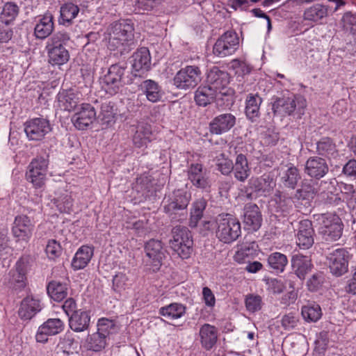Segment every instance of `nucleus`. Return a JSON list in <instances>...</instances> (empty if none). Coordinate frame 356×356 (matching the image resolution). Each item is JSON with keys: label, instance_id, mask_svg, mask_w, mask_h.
I'll use <instances>...</instances> for the list:
<instances>
[{"label": "nucleus", "instance_id": "nucleus-1", "mask_svg": "<svg viewBox=\"0 0 356 356\" xmlns=\"http://www.w3.org/2000/svg\"><path fill=\"white\" fill-rule=\"evenodd\" d=\"M108 49L115 55L128 54L134 48V28L130 20L123 19L111 24L107 29Z\"/></svg>", "mask_w": 356, "mask_h": 356}, {"label": "nucleus", "instance_id": "nucleus-2", "mask_svg": "<svg viewBox=\"0 0 356 356\" xmlns=\"http://www.w3.org/2000/svg\"><path fill=\"white\" fill-rule=\"evenodd\" d=\"M70 40V34L64 31L56 32L48 38L45 50L51 65H62L68 62L70 53L65 45Z\"/></svg>", "mask_w": 356, "mask_h": 356}, {"label": "nucleus", "instance_id": "nucleus-3", "mask_svg": "<svg viewBox=\"0 0 356 356\" xmlns=\"http://www.w3.org/2000/svg\"><path fill=\"white\" fill-rule=\"evenodd\" d=\"M216 236L224 243L229 244L238 239L241 234L238 219L229 213L219 214L215 220Z\"/></svg>", "mask_w": 356, "mask_h": 356}, {"label": "nucleus", "instance_id": "nucleus-4", "mask_svg": "<svg viewBox=\"0 0 356 356\" xmlns=\"http://www.w3.org/2000/svg\"><path fill=\"white\" fill-rule=\"evenodd\" d=\"M306 106V100L301 96H283L275 98L272 104V110L275 115H293L300 119L305 114Z\"/></svg>", "mask_w": 356, "mask_h": 356}, {"label": "nucleus", "instance_id": "nucleus-5", "mask_svg": "<svg viewBox=\"0 0 356 356\" xmlns=\"http://www.w3.org/2000/svg\"><path fill=\"white\" fill-rule=\"evenodd\" d=\"M171 233L170 245L172 251L182 259L189 258L193 252V245L189 229L186 227L177 225L172 228Z\"/></svg>", "mask_w": 356, "mask_h": 356}, {"label": "nucleus", "instance_id": "nucleus-6", "mask_svg": "<svg viewBox=\"0 0 356 356\" xmlns=\"http://www.w3.org/2000/svg\"><path fill=\"white\" fill-rule=\"evenodd\" d=\"M128 72L127 66L116 63L111 65L107 73L101 79L102 88L109 95L117 94L120 89L129 81H125V74Z\"/></svg>", "mask_w": 356, "mask_h": 356}, {"label": "nucleus", "instance_id": "nucleus-7", "mask_svg": "<svg viewBox=\"0 0 356 356\" xmlns=\"http://www.w3.org/2000/svg\"><path fill=\"white\" fill-rule=\"evenodd\" d=\"M49 160L42 156L33 159L28 165L26 178L34 188H40L45 184Z\"/></svg>", "mask_w": 356, "mask_h": 356}, {"label": "nucleus", "instance_id": "nucleus-8", "mask_svg": "<svg viewBox=\"0 0 356 356\" xmlns=\"http://www.w3.org/2000/svg\"><path fill=\"white\" fill-rule=\"evenodd\" d=\"M114 327L112 321L101 318L97 323V331L88 336L86 339L87 348L94 352L103 350L106 346V338L110 334V330Z\"/></svg>", "mask_w": 356, "mask_h": 356}, {"label": "nucleus", "instance_id": "nucleus-9", "mask_svg": "<svg viewBox=\"0 0 356 356\" xmlns=\"http://www.w3.org/2000/svg\"><path fill=\"white\" fill-rule=\"evenodd\" d=\"M201 70L195 65H187L179 70L173 78V83L178 89L195 88L201 81Z\"/></svg>", "mask_w": 356, "mask_h": 356}, {"label": "nucleus", "instance_id": "nucleus-10", "mask_svg": "<svg viewBox=\"0 0 356 356\" xmlns=\"http://www.w3.org/2000/svg\"><path fill=\"white\" fill-rule=\"evenodd\" d=\"M240 46V39L233 30L225 32L215 42L213 53L215 56L224 58L234 54Z\"/></svg>", "mask_w": 356, "mask_h": 356}, {"label": "nucleus", "instance_id": "nucleus-11", "mask_svg": "<svg viewBox=\"0 0 356 356\" xmlns=\"http://www.w3.org/2000/svg\"><path fill=\"white\" fill-rule=\"evenodd\" d=\"M229 74L218 67H213L207 74V86L220 96H229L232 95V90L228 88L229 83Z\"/></svg>", "mask_w": 356, "mask_h": 356}, {"label": "nucleus", "instance_id": "nucleus-12", "mask_svg": "<svg viewBox=\"0 0 356 356\" xmlns=\"http://www.w3.org/2000/svg\"><path fill=\"white\" fill-rule=\"evenodd\" d=\"M34 229L33 219L27 215L19 214L15 217L11 233L16 241L28 243L33 236Z\"/></svg>", "mask_w": 356, "mask_h": 356}, {"label": "nucleus", "instance_id": "nucleus-13", "mask_svg": "<svg viewBox=\"0 0 356 356\" xmlns=\"http://www.w3.org/2000/svg\"><path fill=\"white\" fill-rule=\"evenodd\" d=\"M188 179L195 188L209 191L211 181L209 179V172L201 163H191L186 170Z\"/></svg>", "mask_w": 356, "mask_h": 356}, {"label": "nucleus", "instance_id": "nucleus-14", "mask_svg": "<svg viewBox=\"0 0 356 356\" xmlns=\"http://www.w3.org/2000/svg\"><path fill=\"white\" fill-rule=\"evenodd\" d=\"M51 131L49 121L43 118L31 119L24 124V131L31 140H41Z\"/></svg>", "mask_w": 356, "mask_h": 356}, {"label": "nucleus", "instance_id": "nucleus-15", "mask_svg": "<svg viewBox=\"0 0 356 356\" xmlns=\"http://www.w3.org/2000/svg\"><path fill=\"white\" fill-rule=\"evenodd\" d=\"M350 254L343 248L333 251L329 257V267L331 273L336 276H341L348 271Z\"/></svg>", "mask_w": 356, "mask_h": 356}, {"label": "nucleus", "instance_id": "nucleus-16", "mask_svg": "<svg viewBox=\"0 0 356 356\" xmlns=\"http://www.w3.org/2000/svg\"><path fill=\"white\" fill-rule=\"evenodd\" d=\"M97 117L95 108L90 104H82L72 118L74 127L84 130L95 120Z\"/></svg>", "mask_w": 356, "mask_h": 356}, {"label": "nucleus", "instance_id": "nucleus-17", "mask_svg": "<svg viewBox=\"0 0 356 356\" xmlns=\"http://www.w3.org/2000/svg\"><path fill=\"white\" fill-rule=\"evenodd\" d=\"M156 139V134L151 124L139 122L132 137L133 145L136 148H147L149 143Z\"/></svg>", "mask_w": 356, "mask_h": 356}, {"label": "nucleus", "instance_id": "nucleus-18", "mask_svg": "<svg viewBox=\"0 0 356 356\" xmlns=\"http://www.w3.org/2000/svg\"><path fill=\"white\" fill-rule=\"evenodd\" d=\"M314 229L309 220L300 221L296 234L297 245L302 249L310 248L314 243Z\"/></svg>", "mask_w": 356, "mask_h": 356}, {"label": "nucleus", "instance_id": "nucleus-19", "mask_svg": "<svg viewBox=\"0 0 356 356\" xmlns=\"http://www.w3.org/2000/svg\"><path fill=\"white\" fill-rule=\"evenodd\" d=\"M42 309L40 300L32 294H28L20 302L18 315L22 320H31Z\"/></svg>", "mask_w": 356, "mask_h": 356}, {"label": "nucleus", "instance_id": "nucleus-20", "mask_svg": "<svg viewBox=\"0 0 356 356\" xmlns=\"http://www.w3.org/2000/svg\"><path fill=\"white\" fill-rule=\"evenodd\" d=\"M64 329V323L59 318H49L41 325L35 334L37 342L44 343L49 336L56 335Z\"/></svg>", "mask_w": 356, "mask_h": 356}, {"label": "nucleus", "instance_id": "nucleus-21", "mask_svg": "<svg viewBox=\"0 0 356 356\" xmlns=\"http://www.w3.org/2000/svg\"><path fill=\"white\" fill-rule=\"evenodd\" d=\"M329 171L326 161L319 156L309 157L305 163V172L310 177L320 179Z\"/></svg>", "mask_w": 356, "mask_h": 356}, {"label": "nucleus", "instance_id": "nucleus-22", "mask_svg": "<svg viewBox=\"0 0 356 356\" xmlns=\"http://www.w3.org/2000/svg\"><path fill=\"white\" fill-rule=\"evenodd\" d=\"M236 124V117L232 113H223L216 116L209 123V131L220 135L229 131Z\"/></svg>", "mask_w": 356, "mask_h": 356}, {"label": "nucleus", "instance_id": "nucleus-23", "mask_svg": "<svg viewBox=\"0 0 356 356\" xmlns=\"http://www.w3.org/2000/svg\"><path fill=\"white\" fill-rule=\"evenodd\" d=\"M39 17L34 28V35L36 39L44 40L49 37L54 30V16L50 12H46Z\"/></svg>", "mask_w": 356, "mask_h": 356}, {"label": "nucleus", "instance_id": "nucleus-24", "mask_svg": "<svg viewBox=\"0 0 356 356\" xmlns=\"http://www.w3.org/2000/svg\"><path fill=\"white\" fill-rule=\"evenodd\" d=\"M243 222L247 229L257 231L262 222V216L259 208L255 204L249 203L244 207Z\"/></svg>", "mask_w": 356, "mask_h": 356}, {"label": "nucleus", "instance_id": "nucleus-25", "mask_svg": "<svg viewBox=\"0 0 356 356\" xmlns=\"http://www.w3.org/2000/svg\"><path fill=\"white\" fill-rule=\"evenodd\" d=\"M145 252L153 265L161 266L165 257V250L161 241L154 238L149 240L145 245Z\"/></svg>", "mask_w": 356, "mask_h": 356}, {"label": "nucleus", "instance_id": "nucleus-26", "mask_svg": "<svg viewBox=\"0 0 356 356\" xmlns=\"http://www.w3.org/2000/svg\"><path fill=\"white\" fill-rule=\"evenodd\" d=\"M248 186L254 192L266 195L273 190L275 182L270 175L264 174L261 177H251L248 181Z\"/></svg>", "mask_w": 356, "mask_h": 356}, {"label": "nucleus", "instance_id": "nucleus-27", "mask_svg": "<svg viewBox=\"0 0 356 356\" xmlns=\"http://www.w3.org/2000/svg\"><path fill=\"white\" fill-rule=\"evenodd\" d=\"M189 200L190 196L186 192L179 190L175 191L172 197H170L164 205V211L171 215L178 210H184L186 209Z\"/></svg>", "mask_w": 356, "mask_h": 356}, {"label": "nucleus", "instance_id": "nucleus-28", "mask_svg": "<svg viewBox=\"0 0 356 356\" xmlns=\"http://www.w3.org/2000/svg\"><path fill=\"white\" fill-rule=\"evenodd\" d=\"M291 267L296 276L300 280H304L313 268V264L308 256L296 254L291 258Z\"/></svg>", "mask_w": 356, "mask_h": 356}, {"label": "nucleus", "instance_id": "nucleus-29", "mask_svg": "<svg viewBox=\"0 0 356 356\" xmlns=\"http://www.w3.org/2000/svg\"><path fill=\"white\" fill-rule=\"evenodd\" d=\"M199 336L202 347L207 350H209L217 343L218 338V328L209 323H204L200 328Z\"/></svg>", "mask_w": 356, "mask_h": 356}, {"label": "nucleus", "instance_id": "nucleus-30", "mask_svg": "<svg viewBox=\"0 0 356 356\" xmlns=\"http://www.w3.org/2000/svg\"><path fill=\"white\" fill-rule=\"evenodd\" d=\"M58 106L67 111L74 110L81 100V94L73 90H63L57 95Z\"/></svg>", "mask_w": 356, "mask_h": 356}, {"label": "nucleus", "instance_id": "nucleus-31", "mask_svg": "<svg viewBox=\"0 0 356 356\" xmlns=\"http://www.w3.org/2000/svg\"><path fill=\"white\" fill-rule=\"evenodd\" d=\"M94 254L93 248L89 245L81 246L75 253L72 261V267L74 270L83 269L91 260Z\"/></svg>", "mask_w": 356, "mask_h": 356}, {"label": "nucleus", "instance_id": "nucleus-32", "mask_svg": "<svg viewBox=\"0 0 356 356\" xmlns=\"http://www.w3.org/2000/svg\"><path fill=\"white\" fill-rule=\"evenodd\" d=\"M90 316L86 311L79 309L69 317V326L76 332H81L89 327Z\"/></svg>", "mask_w": 356, "mask_h": 356}, {"label": "nucleus", "instance_id": "nucleus-33", "mask_svg": "<svg viewBox=\"0 0 356 356\" xmlns=\"http://www.w3.org/2000/svg\"><path fill=\"white\" fill-rule=\"evenodd\" d=\"M262 98L257 94H248L245 99V113L251 122H256L260 116Z\"/></svg>", "mask_w": 356, "mask_h": 356}, {"label": "nucleus", "instance_id": "nucleus-34", "mask_svg": "<svg viewBox=\"0 0 356 356\" xmlns=\"http://www.w3.org/2000/svg\"><path fill=\"white\" fill-rule=\"evenodd\" d=\"M232 172L234 178L241 182H244L250 177L251 169L244 154H239L236 156Z\"/></svg>", "mask_w": 356, "mask_h": 356}, {"label": "nucleus", "instance_id": "nucleus-35", "mask_svg": "<svg viewBox=\"0 0 356 356\" xmlns=\"http://www.w3.org/2000/svg\"><path fill=\"white\" fill-rule=\"evenodd\" d=\"M140 89L146 96L148 101L156 103L161 100L163 92L159 84L151 79H147L141 83Z\"/></svg>", "mask_w": 356, "mask_h": 356}, {"label": "nucleus", "instance_id": "nucleus-36", "mask_svg": "<svg viewBox=\"0 0 356 356\" xmlns=\"http://www.w3.org/2000/svg\"><path fill=\"white\" fill-rule=\"evenodd\" d=\"M132 67L134 70L147 71L151 66V56L147 47H141L134 53Z\"/></svg>", "mask_w": 356, "mask_h": 356}, {"label": "nucleus", "instance_id": "nucleus-37", "mask_svg": "<svg viewBox=\"0 0 356 356\" xmlns=\"http://www.w3.org/2000/svg\"><path fill=\"white\" fill-rule=\"evenodd\" d=\"M286 167L287 168L282 172L281 181L284 187L294 189L301 179L300 170L291 163L286 165Z\"/></svg>", "mask_w": 356, "mask_h": 356}, {"label": "nucleus", "instance_id": "nucleus-38", "mask_svg": "<svg viewBox=\"0 0 356 356\" xmlns=\"http://www.w3.org/2000/svg\"><path fill=\"white\" fill-rule=\"evenodd\" d=\"M19 13V7L13 1L3 4L0 12V22L8 26L12 24Z\"/></svg>", "mask_w": 356, "mask_h": 356}, {"label": "nucleus", "instance_id": "nucleus-39", "mask_svg": "<svg viewBox=\"0 0 356 356\" xmlns=\"http://www.w3.org/2000/svg\"><path fill=\"white\" fill-rule=\"evenodd\" d=\"M316 152L319 155L328 159L335 158L338 155L337 146L334 140L329 137H323L317 142Z\"/></svg>", "mask_w": 356, "mask_h": 356}, {"label": "nucleus", "instance_id": "nucleus-40", "mask_svg": "<svg viewBox=\"0 0 356 356\" xmlns=\"http://www.w3.org/2000/svg\"><path fill=\"white\" fill-rule=\"evenodd\" d=\"M218 96L219 95L207 85L201 86L195 91V100L197 105L206 106L211 104Z\"/></svg>", "mask_w": 356, "mask_h": 356}, {"label": "nucleus", "instance_id": "nucleus-41", "mask_svg": "<svg viewBox=\"0 0 356 356\" xmlns=\"http://www.w3.org/2000/svg\"><path fill=\"white\" fill-rule=\"evenodd\" d=\"M79 8L72 3H65L60 9L59 24L68 26L72 24L73 19L78 15Z\"/></svg>", "mask_w": 356, "mask_h": 356}, {"label": "nucleus", "instance_id": "nucleus-42", "mask_svg": "<svg viewBox=\"0 0 356 356\" xmlns=\"http://www.w3.org/2000/svg\"><path fill=\"white\" fill-rule=\"evenodd\" d=\"M186 307L181 303L173 302L159 309V314L170 320L181 318L186 314Z\"/></svg>", "mask_w": 356, "mask_h": 356}, {"label": "nucleus", "instance_id": "nucleus-43", "mask_svg": "<svg viewBox=\"0 0 356 356\" xmlns=\"http://www.w3.org/2000/svg\"><path fill=\"white\" fill-rule=\"evenodd\" d=\"M47 293L55 301L60 302L66 298L67 295V286L65 283L53 280L47 287Z\"/></svg>", "mask_w": 356, "mask_h": 356}, {"label": "nucleus", "instance_id": "nucleus-44", "mask_svg": "<svg viewBox=\"0 0 356 356\" xmlns=\"http://www.w3.org/2000/svg\"><path fill=\"white\" fill-rule=\"evenodd\" d=\"M328 8L321 3H316L307 8L304 12V19L312 22H318L327 16Z\"/></svg>", "mask_w": 356, "mask_h": 356}, {"label": "nucleus", "instance_id": "nucleus-45", "mask_svg": "<svg viewBox=\"0 0 356 356\" xmlns=\"http://www.w3.org/2000/svg\"><path fill=\"white\" fill-rule=\"evenodd\" d=\"M267 262L270 269L277 273H282L288 264V259L285 254L275 252L268 255Z\"/></svg>", "mask_w": 356, "mask_h": 356}, {"label": "nucleus", "instance_id": "nucleus-46", "mask_svg": "<svg viewBox=\"0 0 356 356\" xmlns=\"http://www.w3.org/2000/svg\"><path fill=\"white\" fill-rule=\"evenodd\" d=\"M207 206V202L202 197L197 199L192 204L189 224L191 227L197 226V222L203 216V213Z\"/></svg>", "mask_w": 356, "mask_h": 356}, {"label": "nucleus", "instance_id": "nucleus-47", "mask_svg": "<svg viewBox=\"0 0 356 356\" xmlns=\"http://www.w3.org/2000/svg\"><path fill=\"white\" fill-rule=\"evenodd\" d=\"M229 69L233 70L237 77H244L253 70V66L245 60L235 58L230 61Z\"/></svg>", "mask_w": 356, "mask_h": 356}, {"label": "nucleus", "instance_id": "nucleus-48", "mask_svg": "<svg viewBox=\"0 0 356 356\" xmlns=\"http://www.w3.org/2000/svg\"><path fill=\"white\" fill-rule=\"evenodd\" d=\"M302 316L307 321L316 322L322 316L321 307L315 302H308L302 307Z\"/></svg>", "mask_w": 356, "mask_h": 356}, {"label": "nucleus", "instance_id": "nucleus-49", "mask_svg": "<svg viewBox=\"0 0 356 356\" xmlns=\"http://www.w3.org/2000/svg\"><path fill=\"white\" fill-rule=\"evenodd\" d=\"M8 284L12 290L17 292L26 286V275L11 270L8 273Z\"/></svg>", "mask_w": 356, "mask_h": 356}, {"label": "nucleus", "instance_id": "nucleus-50", "mask_svg": "<svg viewBox=\"0 0 356 356\" xmlns=\"http://www.w3.org/2000/svg\"><path fill=\"white\" fill-rule=\"evenodd\" d=\"M343 231V223L342 221H339V222H335V224H332V226L327 227H321L320 232L323 236L324 238L326 241H337L338 240L342 235Z\"/></svg>", "mask_w": 356, "mask_h": 356}, {"label": "nucleus", "instance_id": "nucleus-51", "mask_svg": "<svg viewBox=\"0 0 356 356\" xmlns=\"http://www.w3.org/2000/svg\"><path fill=\"white\" fill-rule=\"evenodd\" d=\"M99 118L103 124L108 125L114 122V104L110 101L103 102L101 105Z\"/></svg>", "mask_w": 356, "mask_h": 356}, {"label": "nucleus", "instance_id": "nucleus-52", "mask_svg": "<svg viewBox=\"0 0 356 356\" xmlns=\"http://www.w3.org/2000/svg\"><path fill=\"white\" fill-rule=\"evenodd\" d=\"M54 204L61 213H70L72 211L73 200L67 193L62 194L55 199Z\"/></svg>", "mask_w": 356, "mask_h": 356}, {"label": "nucleus", "instance_id": "nucleus-53", "mask_svg": "<svg viewBox=\"0 0 356 356\" xmlns=\"http://www.w3.org/2000/svg\"><path fill=\"white\" fill-rule=\"evenodd\" d=\"M59 345L63 350L64 353L70 354L76 350L77 348L78 342L75 341L72 334L67 332L60 340Z\"/></svg>", "mask_w": 356, "mask_h": 356}, {"label": "nucleus", "instance_id": "nucleus-54", "mask_svg": "<svg viewBox=\"0 0 356 356\" xmlns=\"http://www.w3.org/2000/svg\"><path fill=\"white\" fill-rule=\"evenodd\" d=\"M245 303L248 311L254 313L261 309L262 298L259 295L250 294L246 296Z\"/></svg>", "mask_w": 356, "mask_h": 356}, {"label": "nucleus", "instance_id": "nucleus-55", "mask_svg": "<svg viewBox=\"0 0 356 356\" xmlns=\"http://www.w3.org/2000/svg\"><path fill=\"white\" fill-rule=\"evenodd\" d=\"M217 168L225 175H228L232 172L234 164L232 160L225 157V154L222 153L217 159Z\"/></svg>", "mask_w": 356, "mask_h": 356}, {"label": "nucleus", "instance_id": "nucleus-56", "mask_svg": "<svg viewBox=\"0 0 356 356\" xmlns=\"http://www.w3.org/2000/svg\"><path fill=\"white\" fill-rule=\"evenodd\" d=\"M45 252L49 259H55L61 254L60 244L55 239L49 240L46 245Z\"/></svg>", "mask_w": 356, "mask_h": 356}, {"label": "nucleus", "instance_id": "nucleus-57", "mask_svg": "<svg viewBox=\"0 0 356 356\" xmlns=\"http://www.w3.org/2000/svg\"><path fill=\"white\" fill-rule=\"evenodd\" d=\"M324 282V276L323 273L318 272L314 273L307 282V286L309 291H316L322 286Z\"/></svg>", "mask_w": 356, "mask_h": 356}, {"label": "nucleus", "instance_id": "nucleus-58", "mask_svg": "<svg viewBox=\"0 0 356 356\" xmlns=\"http://www.w3.org/2000/svg\"><path fill=\"white\" fill-rule=\"evenodd\" d=\"M342 22L343 27L353 34L356 33V14L351 12L346 13L343 17Z\"/></svg>", "mask_w": 356, "mask_h": 356}, {"label": "nucleus", "instance_id": "nucleus-59", "mask_svg": "<svg viewBox=\"0 0 356 356\" xmlns=\"http://www.w3.org/2000/svg\"><path fill=\"white\" fill-rule=\"evenodd\" d=\"M318 220L321 222V227H328L332 226V224H335V222H339L341 221V218L339 216L332 213H326L321 214Z\"/></svg>", "mask_w": 356, "mask_h": 356}, {"label": "nucleus", "instance_id": "nucleus-60", "mask_svg": "<svg viewBox=\"0 0 356 356\" xmlns=\"http://www.w3.org/2000/svg\"><path fill=\"white\" fill-rule=\"evenodd\" d=\"M128 277L123 273H117L113 278V289L118 292L124 290Z\"/></svg>", "mask_w": 356, "mask_h": 356}, {"label": "nucleus", "instance_id": "nucleus-61", "mask_svg": "<svg viewBox=\"0 0 356 356\" xmlns=\"http://www.w3.org/2000/svg\"><path fill=\"white\" fill-rule=\"evenodd\" d=\"M298 322V316L293 313H289L283 316L282 318V325L287 330H293L297 326Z\"/></svg>", "mask_w": 356, "mask_h": 356}, {"label": "nucleus", "instance_id": "nucleus-62", "mask_svg": "<svg viewBox=\"0 0 356 356\" xmlns=\"http://www.w3.org/2000/svg\"><path fill=\"white\" fill-rule=\"evenodd\" d=\"M317 193L316 190L312 186L308 185L302 186L301 188L296 191V196L298 199L309 200L313 199Z\"/></svg>", "mask_w": 356, "mask_h": 356}, {"label": "nucleus", "instance_id": "nucleus-63", "mask_svg": "<svg viewBox=\"0 0 356 356\" xmlns=\"http://www.w3.org/2000/svg\"><path fill=\"white\" fill-rule=\"evenodd\" d=\"M268 290L273 293H281L285 289L282 280L276 278H271L267 280Z\"/></svg>", "mask_w": 356, "mask_h": 356}, {"label": "nucleus", "instance_id": "nucleus-64", "mask_svg": "<svg viewBox=\"0 0 356 356\" xmlns=\"http://www.w3.org/2000/svg\"><path fill=\"white\" fill-rule=\"evenodd\" d=\"M278 207L284 213H289L293 208V201L291 197L280 195L277 202Z\"/></svg>", "mask_w": 356, "mask_h": 356}]
</instances>
